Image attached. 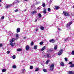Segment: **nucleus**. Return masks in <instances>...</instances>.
<instances>
[{
  "mask_svg": "<svg viewBox=\"0 0 74 74\" xmlns=\"http://www.w3.org/2000/svg\"><path fill=\"white\" fill-rule=\"evenodd\" d=\"M54 64H51L50 66V71H53V69H54Z\"/></svg>",
  "mask_w": 74,
  "mask_h": 74,
  "instance_id": "1",
  "label": "nucleus"
},
{
  "mask_svg": "<svg viewBox=\"0 0 74 74\" xmlns=\"http://www.w3.org/2000/svg\"><path fill=\"white\" fill-rule=\"evenodd\" d=\"M63 53V49H61L58 53V55L60 56Z\"/></svg>",
  "mask_w": 74,
  "mask_h": 74,
  "instance_id": "2",
  "label": "nucleus"
},
{
  "mask_svg": "<svg viewBox=\"0 0 74 74\" xmlns=\"http://www.w3.org/2000/svg\"><path fill=\"white\" fill-rule=\"evenodd\" d=\"M63 14H64L65 16H69V14L68 13V12H67L64 11L63 12Z\"/></svg>",
  "mask_w": 74,
  "mask_h": 74,
  "instance_id": "3",
  "label": "nucleus"
},
{
  "mask_svg": "<svg viewBox=\"0 0 74 74\" xmlns=\"http://www.w3.org/2000/svg\"><path fill=\"white\" fill-rule=\"evenodd\" d=\"M72 23H72V21L69 22L68 23L66 24V27H70V26H71V25Z\"/></svg>",
  "mask_w": 74,
  "mask_h": 74,
  "instance_id": "4",
  "label": "nucleus"
},
{
  "mask_svg": "<svg viewBox=\"0 0 74 74\" xmlns=\"http://www.w3.org/2000/svg\"><path fill=\"white\" fill-rule=\"evenodd\" d=\"M49 42H52V43H55V42H56V40L53 39L49 40Z\"/></svg>",
  "mask_w": 74,
  "mask_h": 74,
  "instance_id": "5",
  "label": "nucleus"
},
{
  "mask_svg": "<svg viewBox=\"0 0 74 74\" xmlns=\"http://www.w3.org/2000/svg\"><path fill=\"white\" fill-rule=\"evenodd\" d=\"M69 64H71L70 66V67H71L72 68L73 67H74V64H72V62H69Z\"/></svg>",
  "mask_w": 74,
  "mask_h": 74,
  "instance_id": "6",
  "label": "nucleus"
},
{
  "mask_svg": "<svg viewBox=\"0 0 74 74\" xmlns=\"http://www.w3.org/2000/svg\"><path fill=\"white\" fill-rule=\"evenodd\" d=\"M29 48H30V47L28 45H27L25 47V49L27 51H29Z\"/></svg>",
  "mask_w": 74,
  "mask_h": 74,
  "instance_id": "7",
  "label": "nucleus"
},
{
  "mask_svg": "<svg viewBox=\"0 0 74 74\" xmlns=\"http://www.w3.org/2000/svg\"><path fill=\"white\" fill-rule=\"evenodd\" d=\"M46 48V47H45V46H44L41 49V51H44V50Z\"/></svg>",
  "mask_w": 74,
  "mask_h": 74,
  "instance_id": "8",
  "label": "nucleus"
},
{
  "mask_svg": "<svg viewBox=\"0 0 74 74\" xmlns=\"http://www.w3.org/2000/svg\"><path fill=\"white\" fill-rule=\"evenodd\" d=\"M37 13V11L36 10H34V11L31 12V14L34 15V14H36Z\"/></svg>",
  "mask_w": 74,
  "mask_h": 74,
  "instance_id": "9",
  "label": "nucleus"
},
{
  "mask_svg": "<svg viewBox=\"0 0 74 74\" xmlns=\"http://www.w3.org/2000/svg\"><path fill=\"white\" fill-rule=\"evenodd\" d=\"M21 30L20 29V28H17L16 29V32L17 33H19V32H21Z\"/></svg>",
  "mask_w": 74,
  "mask_h": 74,
  "instance_id": "10",
  "label": "nucleus"
},
{
  "mask_svg": "<svg viewBox=\"0 0 74 74\" xmlns=\"http://www.w3.org/2000/svg\"><path fill=\"white\" fill-rule=\"evenodd\" d=\"M11 6V5H6L5 6V8H10Z\"/></svg>",
  "mask_w": 74,
  "mask_h": 74,
  "instance_id": "11",
  "label": "nucleus"
},
{
  "mask_svg": "<svg viewBox=\"0 0 74 74\" xmlns=\"http://www.w3.org/2000/svg\"><path fill=\"white\" fill-rule=\"evenodd\" d=\"M54 7L55 8V9L56 10H58L59 8V6H55Z\"/></svg>",
  "mask_w": 74,
  "mask_h": 74,
  "instance_id": "12",
  "label": "nucleus"
},
{
  "mask_svg": "<svg viewBox=\"0 0 74 74\" xmlns=\"http://www.w3.org/2000/svg\"><path fill=\"white\" fill-rule=\"evenodd\" d=\"M15 39L14 38H13L12 39L11 41H10V42H14V41H15Z\"/></svg>",
  "mask_w": 74,
  "mask_h": 74,
  "instance_id": "13",
  "label": "nucleus"
},
{
  "mask_svg": "<svg viewBox=\"0 0 74 74\" xmlns=\"http://www.w3.org/2000/svg\"><path fill=\"white\" fill-rule=\"evenodd\" d=\"M43 13H44L45 14H47V10L45 8L44 9V10L43 12Z\"/></svg>",
  "mask_w": 74,
  "mask_h": 74,
  "instance_id": "14",
  "label": "nucleus"
},
{
  "mask_svg": "<svg viewBox=\"0 0 74 74\" xmlns=\"http://www.w3.org/2000/svg\"><path fill=\"white\" fill-rule=\"evenodd\" d=\"M40 28L41 30H44V27L43 26H42L40 27Z\"/></svg>",
  "mask_w": 74,
  "mask_h": 74,
  "instance_id": "15",
  "label": "nucleus"
},
{
  "mask_svg": "<svg viewBox=\"0 0 74 74\" xmlns=\"http://www.w3.org/2000/svg\"><path fill=\"white\" fill-rule=\"evenodd\" d=\"M34 49H37V45H35L34 47Z\"/></svg>",
  "mask_w": 74,
  "mask_h": 74,
  "instance_id": "16",
  "label": "nucleus"
},
{
  "mask_svg": "<svg viewBox=\"0 0 74 74\" xmlns=\"http://www.w3.org/2000/svg\"><path fill=\"white\" fill-rule=\"evenodd\" d=\"M22 49H18L16 50L17 51H18V52H19L20 51H22Z\"/></svg>",
  "mask_w": 74,
  "mask_h": 74,
  "instance_id": "17",
  "label": "nucleus"
},
{
  "mask_svg": "<svg viewBox=\"0 0 74 74\" xmlns=\"http://www.w3.org/2000/svg\"><path fill=\"white\" fill-rule=\"evenodd\" d=\"M13 69H16V66L15 65H14L12 67Z\"/></svg>",
  "mask_w": 74,
  "mask_h": 74,
  "instance_id": "18",
  "label": "nucleus"
},
{
  "mask_svg": "<svg viewBox=\"0 0 74 74\" xmlns=\"http://www.w3.org/2000/svg\"><path fill=\"white\" fill-rule=\"evenodd\" d=\"M60 64L61 66H64V64L63 63V62H61L60 63Z\"/></svg>",
  "mask_w": 74,
  "mask_h": 74,
  "instance_id": "19",
  "label": "nucleus"
},
{
  "mask_svg": "<svg viewBox=\"0 0 74 74\" xmlns=\"http://www.w3.org/2000/svg\"><path fill=\"white\" fill-rule=\"evenodd\" d=\"M57 48H58V46L56 45L54 47V50H56V49H57Z\"/></svg>",
  "mask_w": 74,
  "mask_h": 74,
  "instance_id": "20",
  "label": "nucleus"
},
{
  "mask_svg": "<svg viewBox=\"0 0 74 74\" xmlns=\"http://www.w3.org/2000/svg\"><path fill=\"white\" fill-rule=\"evenodd\" d=\"M6 71V69H3L2 70V73H4V72H5Z\"/></svg>",
  "mask_w": 74,
  "mask_h": 74,
  "instance_id": "21",
  "label": "nucleus"
},
{
  "mask_svg": "<svg viewBox=\"0 0 74 74\" xmlns=\"http://www.w3.org/2000/svg\"><path fill=\"white\" fill-rule=\"evenodd\" d=\"M68 73L69 74H72L73 73V72L72 71H68Z\"/></svg>",
  "mask_w": 74,
  "mask_h": 74,
  "instance_id": "22",
  "label": "nucleus"
},
{
  "mask_svg": "<svg viewBox=\"0 0 74 74\" xmlns=\"http://www.w3.org/2000/svg\"><path fill=\"white\" fill-rule=\"evenodd\" d=\"M12 57L13 59H15L16 58V56H15V55H14L12 56Z\"/></svg>",
  "mask_w": 74,
  "mask_h": 74,
  "instance_id": "23",
  "label": "nucleus"
},
{
  "mask_svg": "<svg viewBox=\"0 0 74 74\" xmlns=\"http://www.w3.org/2000/svg\"><path fill=\"white\" fill-rule=\"evenodd\" d=\"M11 43L10 44V45L11 46V47H14V44L12 42H10Z\"/></svg>",
  "mask_w": 74,
  "mask_h": 74,
  "instance_id": "24",
  "label": "nucleus"
},
{
  "mask_svg": "<svg viewBox=\"0 0 74 74\" xmlns=\"http://www.w3.org/2000/svg\"><path fill=\"white\" fill-rule=\"evenodd\" d=\"M39 70H40V69L37 68L35 70V71H39Z\"/></svg>",
  "mask_w": 74,
  "mask_h": 74,
  "instance_id": "25",
  "label": "nucleus"
},
{
  "mask_svg": "<svg viewBox=\"0 0 74 74\" xmlns=\"http://www.w3.org/2000/svg\"><path fill=\"white\" fill-rule=\"evenodd\" d=\"M38 16H39V17H40V18H41L42 16L41 14L40 13H39L38 14Z\"/></svg>",
  "mask_w": 74,
  "mask_h": 74,
  "instance_id": "26",
  "label": "nucleus"
},
{
  "mask_svg": "<svg viewBox=\"0 0 74 74\" xmlns=\"http://www.w3.org/2000/svg\"><path fill=\"white\" fill-rule=\"evenodd\" d=\"M30 69L31 70H32L33 69V66H30Z\"/></svg>",
  "mask_w": 74,
  "mask_h": 74,
  "instance_id": "27",
  "label": "nucleus"
},
{
  "mask_svg": "<svg viewBox=\"0 0 74 74\" xmlns=\"http://www.w3.org/2000/svg\"><path fill=\"white\" fill-rule=\"evenodd\" d=\"M43 43H44V42H41L40 43V45H43Z\"/></svg>",
  "mask_w": 74,
  "mask_h": 74,
  "instance_id": "28",
  "label": "nucleus"
},
{
  "mask_svg": "<svg viewBox=\"0 0 74 74\" xmlns=\"http://www.w3.org/2000/svg\"><path fill=\"white\" fill-rule=\"evenodd\" d=\"M53 49H51L50 50H49V52H52V51H53Z\"/></svg>",
  "mask_w": 74,
  "mask_h": 74,
  "instance_id": "29",
  "label": "nucleus"
},
{
  "mask_svg": "<svg viewBox=\"0 0 74 74\" xmlns=\"http://www.w3.org/2000/svg\"><path fill=\"white\" fill-rule=\"evenodd\" d=\"M42 6H43V7H44L45 6V3H43L42 4Z\"/></svg>",
  "mask_w": 74,
  "mask_h": 74,
  "instance_id": "30",
  "label": "nucleus"
},
{
  "mask_svg": "<svg viewBox=\"0 0 74 74\" xmlns=\"http://www.w3.org/2000/svg\"><path fill=\"white\" fill-rule=\"evenodd\" d=\"M64 60H65L66 62H67L68 61V60L67 59V58H64Z\"/></svg>",
  "mask_w": 74,
  "mask_h": 74,
  "instance_id": "31",
  "label": "nucleus"
},
{
  "mask_svg": "<svg viewBox=\"0 0 74 74\" xmlns=\"http://www.w3.org/2000/svg\"><path fill=\"white\" fill-rule=\"evenodd\" d=\"M25 69H23V71H22V73L23 74L24 73V72H25Z\"/></svg>",
  "mask_w": 74,
  "mask_h": 74,
  "instance_id": "32",
  "label": "nucleus"
},
{
  "mask_svg": "<svg viewBox=\"0 0 74 74\" xmlns=\"http://www.w3.org/2000/svg\"><path fill=\"white\" fill-rule=\"evenodd\" d=\"M46 55L47 58H49V54L47 53Z\"/></svg>",
  "mask_w": 74,
  "mask_h": 74,
  "instance_id": "33",
  "label": "nucleus"
},
{
  "mask_svg": "<svg viewBox=\"0 0 74 74\" xmlns=\"http://www.w3.org/2000/svg\"><path fill=\"white\" fill-rule=\"evenodd\" d=\"M48 63H49V60H47L46 62V63L47 64H48Z\"/></svg>",
  "mask_w": 74,
  "mask_h": 74,
  "instance_id": "34",
  "label": "nucleus"
},
{
  "mask_svg": "<svg viewBox=\"0 0 74 74\" xmlns=\"http://www.w3.org/2000/svg\"><path fill=\"white\" fill-rule=\"evenodd\" d=\"M47 10L49 12L51 11V8H48L47 9Z\"/></svg>",
  "mask_w": 74,
  "mask_h": 74,
  "instance_id": "35",
  "label": "nucleus"
},
{
  "mask_svg": "<svg viewBox=\"0 0 74 74\" xmlns=\"http://www.w3.org/2000/svg\"><path fill=\"white\" fill-rule=\"evenodd\" d=\"M35 30L36 32H37V31H38V28L37 27L36 29H35Z\"/></svg>",
  "mask_w": 74,
  "mask_h": 74,
  "instance_id": "36",
  "label": "nucleus"
},
{
  "mask_svg": "<svg viewBox=\"0 0 74 74\" xmlns=\"http://www.w3.org/2000/svg\"><path fill=\"white\" fill-rule=\"evenodd\" d=\"M34 44V42H32L30 44L31 45H33Z\"/></svg>",
  "mask_w": 74,
  "mask_h": 74,
  "instance_id": "37",
  "label": "nucleus"
},
{
  "mask_svg": "<svg viewBox=\"0 0 74 74\" xmlns=\"http://www.w3.org/2000/svg\"><path fill=\"white\" fill-rule=\"evenodd\" d=\"M10 53V51H8L7 52V53L8 54H9Z\"/></svg>",
  "mask_w": 74,
  "mask_h": 74,
  "instance_id": "38",
  "label": "nucleus"
},
{
  "mask_svg": "<svg viewBox=\"0 0 74 74\" xmlns=\"http://www.w3.org/2000/svg\"><path fill=\"white\" fill-rule=\"evenodd\" d=\"M71 54H72V55H74V51L73 50L72 51V52H71Z\"/></svg>",
  "mask_w": 74,
  "mask_h": 74,
  "instance_id": "39",
  "label": "nucleus"
},
{
  "mask_svg": "<svg viewBox=\"0 0 74 74\" xmlns=\"http://www.w3.org/2000/svg\"><path fill=\"white\" fill-rule=\"evenodd\" d=\"M43 71L44 72H47V70L45 69H43Z\"/></svg>",
  "mask_w": 74,
  "mask_h": 74,
  "instance_id": "40",
  "label": "nucleus"
},
{
  "mask_svg": "<svg viewBox=\"0 0 74 74\" xmlns=\"http://www.w3.org/2000/svg\"><path fill=\"white\" fill-rule=\"evenodd\" d=\"M5 17L4 16H3L1 18V19H4Z\"/></svg>",
  "mask_w": 74,
  "mask_h": 74,
  "instance_id": "41",
  "label": "nucleus"
},
{
  "mask_svg": "<svg viewBox=\"0 0 74 74\" xmlns=\"http://www.w3.org/2000/svg\"><path fill=\"white\" fill-rule=\"evenodd\" d=\"M3 47V44L2 43L0 44V47Z\"/></svg>",
  "mask_w": 74,
  "mask_h": 74,
  "instance_id": "42",
  "label": "nucleus"
},
{
  "mask_svg": "<svg viewBox=\"0 0 74 74\" xmlns=\"http://www.w3.org/2000/svg\"><path fill=\"white\" fill-rule=\"evenodd\" d=\"M15 12H16L18 11V9H16L14 10Z\"/></svg>",
  "mask_w": 74,
  "mask_h": 74,
  "instance_id": "43",
  "label": "nucleus"
},
{
  "mask_svg": "<svg viewBox=\"0 0 74 74\" xmlns=\"http://www.w3.org/2000/svg\"><path fill=\"white\" fill-rule=\"evenodd\" d=\"M18 38H19V37H16V38H15V40H18Z\"/></svg>",
  "mask_w": 74,
  "mask_h": 74,
  "instance_id": "44",
  "label": "nucleus"
},
{
  "mask_svg": "<svg viewBox=\"0 0 74 74\" xmlns=\"http://www.w3.org/2000/svg\"><path fill=\"white\" fill-rule=\"evenodd\" d=\"M16 36L17 37H18V36H19V35H18V34H16Z\"/></svg>",
  "mask_w": 74,
  "mask_h": 74,
  "instance_id": "45",
  "label": "nucleus"
},
{
  "mask_svg": "<svg viewBox=\"0 0 74 74\" xmlns=\"http://www.w3.org/2000/svg\"><path fill=\"white\" fill-rule=\"evenodd\" d=\"M68 39H69V38L66 39L64 40V41H67V40H68Z\"/></svg>",
  "mask_w": 74,
  "mask_h": 74,
  "instance_id": "46",
  "label": "nucleus"
},
{
  "mask_svg": "<svg viewBox=\"0 0 74 74\" xmlns=\"http://www.w3.org/2000/svg\"><path fill=\"white\" fill-rule=\"evenodd\" d=\"M58 30H59V31H60L61 29H60V28H58Z\"/></svg>",
  "mask_w": 74,
  "mask_h": 74,
  "instance_id": "47",
  "label": "nucleus"
},
{
  "mask_svg": "<svg viewBox=\"0 0 74 74\" xmlns=\"http://www.w3.org/2000/svg\"><path fill=\"white\" fill-rule=\"evenodd\" d=\"M52 0H51L50 1V3H51L52 2Z\"/></svg>",
  "mask_w": 74,
  "mask_h": 74,
  "instance_id": "48",
  "label": "nucleus"
},
{
  "mask_svg": "<svg viewBox=\"0 0 74 74\" xmlns=\"http://www.w3.org/2000/svg\"><path fill=\"white\" fill-rule=\"evenodd\" d=\"M37 19H36L35 20L34 22H37Z\"/></svg>",
  "mask_w": 74,
  "mask_h": 74,
  "instance_id": "49",
  "label": "nucleus"
},
{
  "mask_svg": "<svg viewBox=\"0 0 74 74\" xmlns=\"http://www.w3.org/2000/svg\"><path fill=\"white\" fill-rule=\"evenodd\" d=\"M26 38L25 37H24L23 38V39H26Z\"/></svg>",
  "mask_w": 74,
  "mask_h": 74,
  "instance_id": "50",
  "label": "nucleus"
},
{
  "mask_svg": "<svg viewBox=\"0 0 74 74\" xmlns=\"http://www.w3.org/2000/svg\"><path fill=\"white\" fill-rule=\"evenodd\" d=\"M24 1H29V0H24Z\"/></svg>",
  "mask_w": 74,
  "mask_h": 74,
  "instance_id": "51",
  "label": "nucleus"
},
{
  "mask_svg": "<svg viewBox=\"0 0 74 74\" xmlns=\"http://www.w3.org/2000/svg\"><path fill=\"white\" fill-rule=\"evenodd\" d=\"M44 56H46V55H43Z\"/></svg>",
  "mask_w": 74,
  "mask_h": 74,
  "instance_id": "52",
  "label": "nucleus"
},
{
  "mask_svg": "<svg viewBox=\"0 0 74 74\" xmlns=\"http://www.w3.org/2000/svg\"><path fill=\"white\" fill-rule=\"evenodd\" d=\"M1 0H0V2H1Z\"/></svg>",
  "mask_w": 74,
  "mask_h": 74,
  "instance_id": "53",
  "label": "nucleus"
},
{
  "mask_svg": "<svg viewBox=\"0 0 74 74\" xmlns=\"http://www.w3.org/2000/svg\"><path fill=\"white\" fill-rule=\"evenodd\" d=\"M25 11H26V10H25Z\"/></svg>",
  "mask_w": 74,
  "mask_h": 74,
  "instance_id": "54",
  "label": "nucleus"
}]
</instances>
